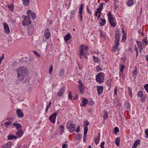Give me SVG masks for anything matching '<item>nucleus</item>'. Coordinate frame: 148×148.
Wrapping results in <instances>:
<instances>
[{
  "instance_id": "obj_64",
  "label": "nucleus",
  "mask_w": 148,
  "mask_h": 148,
  "mask_svg": "<svg viewBox=\"0 0 148 148\" xmlns=\"http://www.w3.org/2000/svg\"><path fill=\"white\" fill-rule=\"evenodd\" d=\"M134 49H135V50L136 51L137 55H138V50L137 49V48L136 47V45H135V47H134Z\"/></svg>"
},
{
  "instance_id": "obj_16",
  "label": "nucleus",
  "mask_w": 148,
  "mask_h": 148,
  "mask_svg": "<svg viewBox=\"0 0 148 148\" xmlns=\"http://www.w3.org/2000/svg\"><path fill=\"white\" fill-rule=\"evenodd\" d=\"M16 112L18 118H21L23 116V113L21 109H17Z\"/></svg>"
},
{
  "instance_id": "obj_54",
  "label": "nucleus",
  "mask_w": 148,
  "mask_h": 148,
  "mask_svg": "<svg viewBox=\"0 0 148 148\" xmlns=\"http://www.w3.org/2000/svg\"><path fill=\"white\" fill-rule=\"evenodd\" d=\"M105 144V143L104 142H102L100 146L101 148H104V145Z\"/></svg>"
},
{
  "instance_id": "obj_59",
  "label": "nucleus",
  "mask_w": 148,
  "mask_h": 148,
  "mask_svg": "<svg viewBox=\"0 0 148 148\" xmlns=\"http://www.w3.org/2000/svg\"><path fill=\"white\" fill-rule=\"evenodd\" d=\"M50 106H49V105H47L46 106V108L45 109V111L46 112H47L49 110V108Z\"/></svg>"
},
{
  "instance_id": "obj_43",
  "label": "nucleus",
  "mask_w": 148,
  "mask_h": 148,
  "mask_svg": "<svg viewBox=\"0 0 148 148\" xmlns=\"http://www.w3.org/2000/svg\"><path fill=\"white\" fill-rule=\"evenodd\" d=\"M126 34H125L124 33L123 35L122 38V40L123 41H124L126 39Z\"/></svg>"
},
{
  "instance_id": "obj_26",
  "label": "nucleus",
  "mask_w": 148,
  "mask_h": 148,
  "mask_svg": "<svg viewBox=\"0 0 148 148\" xmlns=\"http://www.w3.org/2000/svg\"><path fill=\"white\" fill-rule=\"evenodd\" d=\"M140 139H138L136 140L132 146V148H136L137 146L140 143Z\"/></svg>"
},
{
  "instance_id": "obj_36",
  "label": "nucleus",
  "mask_w": 148,
  "mask_h": 148,
  "mask_svg": "<svg viewBox=\"0 0 148 148\" xmlns=\"http://www.w3.org/2000/svg\"><path fill=\"white\" fill-rule=\"evenodd\" d=\"M143 92L142 91H139L138 93V97H142L143 96Z\"/></svg>"
},
{
  "instance_id": "obj_21",
  "label": "nucleus",
  "mask_w": 148,
  "mask_h": 148,
  "mask_svg": "<svg viewBox=\"0 0 148 148\" xmlns=\"http://www.w3.org/2000/svg\"><path fill=\"white\" fill-rule=\"evenodd\" d=\"M12 145V143L11 141H8L7 143L3 145V147L4 148H10Z\"/></svg>"
},
{
  "instance_id": "obj_45",
  "label": "nucleus",
  "mask_w": 148,
  "mask_h": 148,
  "mask_svg": "<svg viewBox=\"0 0 148 148\" xmlns=\"http://www.w3.org/2000/svg\"><path fill=\"white\" fill-rule=\"evenodd\" d=\"M114 133L116 134L117 132H119V130L117 127H116L114 128Z\"/></svg>"
},
{
  "instance_id": "obj_37",
  "label": "nucleus",
  "mask_w": 148,
  "mask_h": 148,
  "mask_svg": "<svg viewBox=\"0 0 148 148\" xmlns=\"http://www.w3.org/2000/svg\"><path fill=\"white\" fill-rule=\"evenodd\" d=\"M29 3V0H23V3L24 5H26Z\"/></svg>"
},
{
  "instance_id": "obj_19",
  "label": "nucleus",
  "mask_w": 148,
  "mask_h": 148,
  "mask_svg": "<svg viewBox=\"0 0 148 148\" xmlns=\"http://www.w3.org/2000/svg\"><path fill=\"white\" fill-rule=\"evenodd\" d=\"M12 125L16 127L17 130H22V126L20 124L18 123H14L12 124Z\"/></svg>"
},
{
  "instance_id": "obj_33",
  "label": "nucleus",
  "mask_w": 148,
  "mask_h": 148,
  "mask_svg": "<svg viewBox=\"0 0 148 148\" xmlns=\"http://www.w3.org/2000/svg\"><path fill=\"white\" fill-rule=\"evenodd\" d=\"M8 7L10 9V11H11L12 12L13 11L14 5L13 4L10 5H8Z\"/></svg>"
},
{
  "instance_id": "obj_57",
  "label": "nucleus",
  "mask_w": 148,
  "mask_h": 148,
  "mask_svg": "<svg viewBox=\"0 0 148 148\" xmlns=\"http://www.w3.org/2000/svg\"><path fill=\"white\" fill-rule=\"evenodd\" d=\"M81 136L80 134L77 135L76 136V138L77 139L79 140L81 138Z\"/></svg>"
},
{
  "instance_id": "obj_14",
  "label": "nucleus",
  "mask_w": 148,
  "mask_h": 148,
  "mask_svg": "<svg viewBox=\"0 0 148 148\" xmlns=\"http://www.w3.org/2000/svg\"><path fill=\"white\" fill-rule=\"evenodd\" d=\"M97 91L98 95H100L103 92V87L102 86H97Z\"/></svg>"
},
{
  "instance_id": "obj_32",
  "label": "nucleus",
  "mask_w": 148,
  "mask_h": 148,
  "mask_svg": "<svg viewBox=\"0 0 148 148\" xmlns=\"http://www.w3.org/2000/svg\"><path fill=\"white\" fill-rule=\"evenodd\" d=\"M120 140V138L119 137L116 138L115 139V143L118 146H119Z\"/></svg>"
},
{
  "instance_id": "obj_41",
  "label": "nucleus",
  "mask_w": 148,
  "mask_h": 148,
  "mask_svg": "<svg viewBox=\"0 0 148 148\" xmlns=\"http://www.w3.org/2000/svg\"><path fill=\"white\" fill-rule=\"evenodd\" d=\"M33 53L36 56L38 57H40V56L39 54L37 51H33Z\"/></svg>"
},
{
  "instance_id": "obj_47",
  "label": "nucleus",
  "mask_w": 148,
  "mask_h": 148,
  "mask_svg": "<svg viewBox=\"0 0 148 148\" xmlns=\"http://www.w3.org/2000/svg\"><path fill=\"white\" fill-rule=\"evenodd\" d=\"M97 71L98 72H99L100 71H102V69L101 68L100 66L99 65L96 67Z\"/></svg>"
},
{
  "instance_id": "obj_17",
  "label": "nucleus",
  "mask_w": 148,
  "mask_h": 148,
  "mask_svg": "<svg viewBox=\"0 0 148 148\" xmlns=\"http://www.w3.org/2000/svg\"><path fill=\"white\" fill-rule=\"evenodd\" d=\"M44 36L47 39H49V38L50 37V33L49 32V29H47L45 31Z\"/></svg>"
},
{
  "instance_id": "obj_23",
  "label": "nucleus",
  "mask_w": 148,
  "mask_h": 148,
  "mask_svg": "<svg viewBox=\"0 0 148 148\" xmlns=\"http://www.w3.org/2000/svg\"><path fill=\"white\" fill-rule=\"evenodd\" d=\"M137 43L138 46V47L140 49V50L141 51L143 49V48H144L145 46H143V43H142L141 42L139 41H136Z\"/></svg>"
},
{
  "instance_id": "obj_44",
  "label": "nucleus",
  "mask_w": 148,
  "mask_h": 148,
  "mask_svg": "<svg viewBox=\"0 0 148 148\" xmlns=\"http://www.w3.org/2000/svg\"><path fill=\"white\" fill-rule=\"evenodd\" d=\"M118 90V88L117 87H115L114 88V94L115 95H117V91Z\"/></svg>"
},
{
  "instance_id": "obj_62",
  "label": "nucleus",
  "mask_w": 148,
  "mask_h": 148,
  "mask_svg": "<svg viewBox=\"0 0 148 148\" xmlns=\"http://www.w3.org/2000/svg\"><path fill=\"white\" fill-rule=\"evenodd\" d=\"M87 12H88V13L90 14V15H91V12L89 10L88 8L87 7Z\"/></svg>"
},
{
  "instance_id": "obj_61",
  "label": "nucleus",
  "mask_w": 148,
  "mask_h": 148,
  "mask_svg": "<svg viewBox=\"0 0 148 148\" xmlns=\"http://www.w3.org/2000/svg\"><path fill=\"white\" fill-rule=\"evenodd\" d=\"M67 147V145L64 144L62 147V148H66V147Z\"/></svg>"
},
{
  "instance_id": "obj_56",
  "label": "nucleus",
  "mask_w": 148,
  "mask_h": 148,
  "mask_svg": "<svg viewBox=\"0 0 148 148\" xmlns=\"http://www.w3.org/2000/svg\"><path fill=\"white\" fill-rule=\"evenodd\" d=\"M68 98L70 100H71L72 99V94L71 92H69V96H68Z\"/></svg>"
},
{
  "instance_id": "obj_49",
  "label": "nucleus",
  "mask_w": 148,
  "mask_h": 148,
  "mask_svg": "<svg viewBox=\"0 0 148 148\" xmlns=\"http://www.w3.org/2000/svg\"><path fill=\"white\" fill-rule=\"evenodd\" d=\"M93 57L95 62H99V59L97 57H95L94 56H93Z\"/></svg>"
},
{
  "instance_id": "obj_58",
  "label": "nucleus",
  "mask_w": 148,
  "mask_h": 148,
  "mask_svg": "<svg viewBox=\"0 0 148 148\" xmlns=\"http://www.w3.org/2000/svg\"><path fill=\"white\" fill-rule=\"evenodd\" d=\"M79 15L78 16L79 17V18H80L81 21H82V14H79Z\"/></svg>"
},
{
  "instance_id": "obj_4",
  "label": "nucleus",
  "mask_w": 148,
  "mask_h": 148,
  "mask_svg": "<svg viewBox=\"0 0 148 148\" xmlns=\"http://www.w3.org/2000/svg\"><path fill=\"white\" fill-rule=\"evenodd\" d=\"M76 126V125L73 123L71 121H69L67 122L66 128L69 130L70 132L72 133L75 131Z\"/></svg>"
},
{
  "instance_id": "obj_48",
  "label": "nucleus",
  "mask_w": 148,
  "mask_h": 148,
  "mask_svg": "<svg viewBox=\"0 0 148 148\" xmlns=\"http://www.w3.org/2000/svg\"><path fill=\"white\" fill-rule=\"evenodd\" d=\"M88 132V128L87 126L84 128V134H87Z\"/></svg>"
},
{
  "instance_id": "obj_10",
  "label": "nucleus",
  "mask_w": 148,
  "mask_h": 148,
  "mask_svg": "<svg viewBox=\"0 0 148 148\" xmlns=\"http://www.w3.org/2000/svg\"><path fill=\"white\" fill-rule=\"evenodd\" d=\"M3 25L4 32L7 34H9L10 32V30L8 25L5 23H4Z\"/></svg>"
},
{
  "instance_id": "obj_18",
  "label": "nucleus",
  "mask_w": 148,
  "mask_h": 148,
  "mask_svg": "<svg viewBox=\"0 0 148 148\" xmlns=\"http://www.w3.org/2000/svg\"><path fill=\"white\" fill-rule=\"evenodd\" d=\"M115 44V45L113 46L112 49V51L115 52L117 50H118V51L120 50V48H119L118 46L119 45V44H118L117 43H114Z\"/></svg>"
},
{
  "instance_id": "obj_1",
  "label": "nucleus",
  "mask_w": 148,
  "mask_h": 148,
  "mask_svg": "<svg viewBox=\"0 0 148 148\" xmlns=\"http://www.w3.org/2000/svg\"><path fill=\"white\" fill-rule=\"evenodd\" d=\"M17 78L19 80H23L25 75L28 73V69L25 66H21L18 67L17 70Z\"/></svg>"
},
{
  "instance_id": "obj_60",
  "label": "nucleus",
  "mask_w": 148,
  "mask_h": 148,
  "mask_svg": "<svg viewBox=\"0 0 148 148\" xmlns=\"http://www.w3.org/2000/svg\"><path fill=\"white\" fill-rule=\"evenodd\" d=\"M75 11L74 10L72 11L71 12V15H74V14L75 13Z\"/></svg>"
},
{
  "instance_id": "obj_51",
  "label": "nucleus",
  "mask_w": 148,
  "mask_h": 148,
  "mask_svg": "<svg viewBox=\"0 0 148 148\" xmlns=\"http://www.w3.org/2000/svg\"><path fill=\"white\" fill-rule=\"evenodd\" d=\"M145 135H146V138H148V129H147L145 130Z\"/></svg>"
},
{
  "instance_id": "obj_25",
  "label": "nucleus",
  "mask_w": 148,
  "mask_h": 148,
  "mask_svg": "<svg viewBox=\"0 0 148 148\" xmlns=\"http://www.w3.org/2000/svg\"><path fill=\"white\" fill-rule=\"evenodd\" d=\"M18 131L17 132L16 134L18 136V138H20L23 136V131L22 130H18Z\"/></svg>"
},
{
  "instance_id": "obj_2",
  "label": "nucleus",
  "mask_w": 148,
  "mask_h": 148,
  "mask_svg": "<svg viewBox=\"0 0 148 148\" xmlns=\"http://www.w3.org/2000/svg\"><path fill=\"white\" fill-rule=\"evenodd\" d=\"M88 47L83 44L82 45L80 48L79 56L80 58H83V56L86 59L87 58V54Z\"/></svg>"
},
{
  "instance_id": "obj_55",
  "label": "nucleus",
  "mask_w": 148,
  "mask_h": 148,
  "mask_svg": "<svg viewBox=\"0 0 148 148\" xmlns=\"http://www.w3.org/2000/svg\"><path fill=\"white\" fill-rule=\"evenodd\" d=\"M87 136V134H84V138H83V141L84 142H85L86 140V138Z\"/></svg>"
},
{
  "instance_id": "obj_34",
  "label": "nucleus",
  "mask_w": 148,
  "mask_h": 148,
  "mask_svg": "<svg viewBox=\"0 0 148 148\" xmlns=\"http://www.w3.org/2000/svg\"><path fill=\"white\" fill-rule=\"evenodd\" d=\"M83 7V5L82 4L80 5V7L79 8V11L78 12V13L79 14H82Z\"/></svg>"
},
{
  "instance_id": "obj_35",
  "label": "nucleus",
  "mask_w": 148,
  "mask_h": 148,
  "mask_svg": "<svg viewBox=\"0 0 148 148\" xmlns=\"http://www.w3.org/2000/svg\"><path fill=\"white\" fill-rule=\"evenodd\" d=\"M127 5L129 6H131L134 4L133 0H128L127 3Z\"/></svg>"
},
{
  "instance_id": "obj_31",
  "label": "nucleus",
  "mask_w": 148,
  "mask_h": 148,
  "mask_svg": "<svg viewBox=\"0 0 148 148\" xmlns=\"http://www.w3.org/2000/svg\"><path fill=\"white\" fill-rule=\"evenodd\" d=\"M125 67V66L122 64H121L119 68L120 69V70L119 72L120 75L122 74L123 73V71Z\"/></svg>"
},
{
  "instance_id": "obj_63",
  "label": "nucleus",
  "mask_w": 148,
  "mask_h": 148,
  "mask_svg": "<svg viewBox=\"0 0 148 148\" xmlns=\"http://www.w3.org/2000/svg\"><path fill=\"white\" fill-rule=\"evenodd\" d=\"M79 131H80V127H79V126H78V127H77V128L76 131L77 132H78Z\"/></svg>"
},
{
  "instance_id": "obj_52",
  "label": "nucleus",
  "mask_w": 148,
  "mask_h": 148,
  "mask_svg": "<svg viewBox=\"0 0 148 148\" xmlns=\"http://www.w3.org/2000/svg\"><path fill=\"white\" fill-rule=\"evenodd\" d=\"M64 74V71L63 70H61L59 73V75L60 76H62Z\"/></svg>"
},
{
  "instance_id": "obj_24",
  "label": "nucleus",
  "mask_w": 148,
  "mask_h": 148,
  "mask_svg": "<svg viewBox=\"0 0 148 148\" xmlns=\"http://www.w3.org/2000/svg\"><path fill=\"white\" fill-rule=\"evenodd\" d=\"M88 100L85 98H84L82 100V104H80L81 106H84L85 107L88 103Z\"/></svg>"
},
{
  "instance_id": "obj_8",
  "label": "nucleus",
  "mask_w": 148,
  "mask_h": 148,
  "mask_svg": "<svg viewBox=\"0 0 148 148\" xmlns=\"http://www.w3.org/2000/svg\"><path fill=\"white\" fill-rule=\"evenodd\" d=\"M31 23V21L30 20V18L27 16L24 17L23 20L22 21V25L23 26L27 25Z\"/></svg>"
},
{
  "instance_id": "obj_50",
  "label": "nucleus",
  "mask_w": 148,
  "mask_h": 148,
  "mask_svg": "<svg viewBox=\"0 0 148 148\" xmlns=\"http://www.w3.org/2000/svg\"><path fill=\"white\" fill-rule=\"evenodd\" d=\"M144 88L146 92L148 93V84L145 85L144 86Z\"/></svg>"
},
{
  "instance_id": "obj_6",
  "label": "nucleus",
  "mask_w": 148,
  "mask_h": 148,
  "mask_svg": "<svg viewBox=\"0 0 148 148\" xmlns=\"http://www.w3.org/2000/svg\"><path fill=\"white\" fill-rule=\"evenodd\" d=\"M104 5L103 3H101L99 4V7L97 9V11L95 12L94 14L96 16L98 15H101V11L103 9V6Z\"/></svg>"
},
{
  "instance_id": "obj_46",
  "label": "nucleus",
  "mask_w": 148,
  "mask_h": 148,
  "mask_svg": "<svg viewBox=\"0 0 148 148\" xmlns=\"http://www.w3.org/2000/svg\"><path fill=\"white\" fill-rule=\"evenodd\" d=\"M111 79H108L106 82V84L109 86L110 85V82L111 81Z\"/></svg>"
},
{
  "instance_id": "obj_7",
  "label": "nucleus",
  "mask_w": 148,
  "mask_h": 148,
  "mask_svg": "<svg viewBox=\"0 0 148 148\" xmlns=\"http://www.w3.org/2000/svg\"><path fill=\"white\" fill-rule=\"evenodd\" d=\"M78 87L80 93L81 94H83L85 90V87L81 79H79L78 81Z\"/></svg>"
},
{
  "instance_id": "obj_20",
  "label": "nucleus",
  "mask_w": 148,
  "mask_h": 148,
  "mask_svg": "<svg viewBox=\"0 0 148 148\" xmlns=\"http://www.w3.org/2000/svg\"><path fill=\"white\" fill-rule=\"evenodd\" d=\"M115 40L114 41V43L119 44V41L120 39V36L118 34H116L115 36Z\"/></svg>"
},
{
  "instance_id": "obj_38",
  "label": "nucleus",
  "mask_w": 148,
  "mask_h": 148,
  "mask_svg": "<svg viewBox=\"0 0 148 148\" xmlns=\"http://www.w3.org/2000/svg\"><path fill=\"white\" fill-rule=\"evenodd\" d=\"M128 92L130 93V94L131 97H132V90L131 88L130 87H128Z\"/></svg>"
},
{
  "instance_id": "obj_13",
  "label": "nucleus",
  "mask_w": 148,
  "mask_h": 148,
  "mask_svg": "<svg viewBox=\"0 0 148 148\" xmlns=\"http://www.w3.org/2000/svg\"><path fill=\"white\" fill-rule=\"evenodd\" d=\"M65 88L63 86L61 88L57 93V95L58 97H61L63 95L65 91Z\"/></svg>"
},
{
  "instance_id": "obj_30",
  "label": "nucleus",
  "mask_w": 148,
  "mask_h": 148,
  "mask_svg": "<svg viewBox=\"0 0 148 148\" xmlns=\"http://www.w3.org/2000/svg\"><path fill=\"white\" fill-rule=\"evenodd\" d=\"M100 19L101 20V22L99 23L100 25L101 26L104 25L106 23V20L104 18H100Z\"/></svg>"
},
{
  "instance_id": "obj_22",
  "label": "nucleus",
  "mask_w": 148,
  "mask_h": 148,
  "mask_svg": "<svg viewBox=\"0 0 148 148\" xmlns=\"http://www.w3.org/2000/svg\"><path fill=\"white\" fill-rule=\"evenodd\" d=\"M7 140H16L17 139L16 136L12 134H10L7 136Z\"/></svg>"
},
{
  "instance_id": "obj_42",
  "label": "nucleus",
  "mask_w": 148,
  "mask_h": 148,
  "mask_svg": "<svg viewBox=\"0 0 148 148\" xmlns=\"http://www.w3.org/2000/svg\"><path fill=\"white\" fill-rule=\"evenodd\" d=\"M59 128L60 129V131L62 132V134L64 131V127L62 125H61L60 127Z\"/></svg>"
},
{
  "instance_id": "obj_3",
  "label": "nucleus",
  "mask_w": 148,
  "mask_h": 148,
  "mask_svg": "<svg viewBox=\"0 0 148 148\" xmlns=\"http://www.w3.org/2000/svg\"><path fill=\"white\" fill-rule=\"evenodd\" d=\"M105 74L102 72L98 73L96 76V80L99 84H101L103 82L105 77Z\"/></svg>"
},
{
  "instance_id": "obj_5",
  "label": "nucleus",
  "mask_w": 148,
  "mask_h": 148,
  "mask_svg": "<svg viewBox=\"0 0 148 148\" xmlns=\"http://www.w3.org/2000/svg\"><path fill=\"white\" fill-rule=\"evenodd\" d=\"M108 16V21L111 26L112 27H115L116 25V23L114 22V18L113 17L111 11L109 12Z\"/></svg>"
},
{
  "instance_id": "obj_29",
  "label": "nucleus",
  "mask_w": 148,
  "mask_h": 148,
  "mask_svg": "<svg viewBox=\"0 0 148 148\" xmlns=\"http://www.w3.org/2000/svg\"><path fill=\"white\" fill-rule=\"evenodd\" d=\"M142 43L143 46H146L148 44V41L146 38H144L142 40Z\"/></svg>"
},
{
  "instance_id": "obj_28",
  "label": "nucleus",
  "mask_w": 148,
  "mask_h": 148,
  "mask_svg": "<svg viewBox=\"0 0 148 148\" xmlns=\"http://www.w3.org/2000/svg\"><path fill=\"white\" fill-rule=\"evenodd\" d=\"M71 37V35L70 33H68L65 36L64 39L65 41H67L69 40L70 38Z\"/></svg>"
},
{
  "instance_id": "obj_27",
  "label": "nucleus",
  "mask_w": 148,
  "mask_h": 148,
  "mask_svg": "<svg viewBox=\"0 0 148 148\" xmlns=\"http://www.w3.org/2000/svg\"><path fill=\"white\" fill-rule=\"evenodd\" d=\"M100 134L99 133L98 136L95 139V142L96 145H97L99 143L100 139Z\"/></svg>"
},
{
  "instance_id": "obj_40",
  "label": "nucleus",
  "mask_w": 148,
  "mask_h": 148,
  "mask_svg": "<svg viewBox=\"0 0 148 148\" xmlns=\"http://www.w3.org/2000/svg\"><path fill=\"white\" fill-rule=\"evenodd\" d=\"M135 69H134L133 72V73L134 75H136L137 74L138 72L137 70V68L136 66L135 67Z\"/></svg>"
},
{
  "instance_id": "obj_12",
  "label": "nucleus",
  "mask_w": 148,
  "mask_h": 148,
  "mask_svg": "<svg viewBox=\"0 0 148 148\" xmlns=\"http://www.w3.org/2000/svg\"><path fill=\"white\" fill-rule=\"evenodd\" d=\"M34 31V28L33 26L30 25L28 27L27 34L29 36L32 35Z\"/></svg>"
},
{
  "instance_id": "obj_53",
  "label": "nucleus",
  "mask_w": 148,
  "mask_h": 148,
  "mask_svg": "<svg viewBox=\"0 0 148 148\" xmlns=\"http://www.w3.org/2000/svg\"><path fill=\"white\" fill-rule=\"evenodd\" d=\"M103 117L105 119H106L108 117V115L107 112H106L104 114Z\"/></svg>"
},
{
  "instance_id": "obj_39",
  "label": "nucleus",
  "mask_w": 148,
  "mask_h": 148,
  "mask_svg": "<svg viewBox=\"0 0 148 148\" xmlns=\"http://www.w3.org/2000/svg\"><path fill=\"white\" fill-rule=\"evenodd\" d=\"M53 65H52L50 67L49 69V74H51L53 71Z\"/></svg>"
},
{
  "instance_id": "obj_11",
  "label": "nucleus",
  "mask_w": 148,
  "mask_h": 148,
  "mask_svg": "<svg viewBox=\"0 0 148 148\" xmlns=\"http://www.w3.org/2000/svg\"><path fill=\"white\" fill-rule=\"evenodd\" d=\"M7 120H8V121L5 122L4 123V125L7 128H9L10 127L12 123V121L13 120V118H11Z\"/></svg>"
},
{
  "instance_id": "obj_9",
  "label": "nucleus",
  "mask_w": 148,
  "mask_h": 148,
  "mask_svg": "<svg viewBox=\"0 0 148 148\" xmlns=\"http://www.w3.org/2000/svg\"><path fill=\"white\" fill-rule=\"evenodd\" d=\"M58 113L56 112L50 115L49 117V119L51 122L52 123H54L56 122V120Z\"/></svg>"
},
{
  "instance_id": "obj_15",
  "label": "nucleus",
  "mask_w": 148,
  "mask_h": 148,
  "mask_svg": "<svg viewBox=\"0 0 148 148\" xmlns=\"http://www.w3.org/2000/svg\"><path fill=\"white\" fill-rule=\"evenodd\" d=\"M27 15L28 16L31 15L32 19H35L36 18V14L34 12H32L31 10H28L27 12Z\"/></svg>"
}]
</instances>
